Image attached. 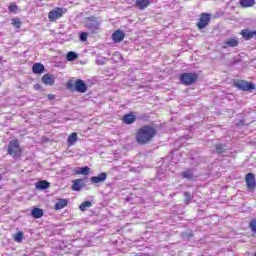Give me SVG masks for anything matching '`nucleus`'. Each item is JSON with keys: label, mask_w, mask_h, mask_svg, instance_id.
<instances>
[{"label": "nucleus", "mask_w": 256, "mask_h": 256, "mask_svg": "<svg viewBox=\"0 0 256 256\" xmlns=\"http://www.w3.org/2000/svg\"><path fill=\"white\" fill-rule=\"evenodd\" d=\"M42 83L44 85H47V86H53L55 85V81H56V78H55V75H52V74H44L42 76V79H41Z\"/></svg>", "instance_id": "f8f14e48"}, {"label": "nucleus", "mask_w": 256, "mask_h": 256, "mask_svg": "<svg viewBox=\"0 0 256 256\" xmlns=\"http://www.w3.org/2000/svg\"><path fill=\"white\" fill-rule=\"evenodd\" d=\"M68 203L69 202L67 201V199H59L54 205L55 211H61V209H65Z\"/></svg>", "instance_id": "6ab92c4d"}, {"label": "nucleus", "mask_w": 256, "mask_h": 256, "mask_svg": "<svg viewBox=\"0 0 256 256\" xmlns=\"http://www.w3.org/2000/svg\"><path fill=\"white\" fill-rule=\"evenodd\" d=\"M13 239L16 243H21V241H23V232L16 233Z\"/></svg>", "instance_id": "c756f323"}, {"label": "nucleus", "mask_w": 256, "mask_h": 256, "mask_svg": "<svg viewBox=\"0 0 256 256\" xmlns=\"http://www.w3.org/2000/svg\"><path fill=\"white\" fill-rule=\"evenodd\" d=\"M7 153L14 159H19L23 155V149L21 148V144L19 143V140L12 139L7 148Z\"/></svg>", "instance_id": "f03ea898"}, {"label": "nucleus", "mask_w": 256, "mask_h": 256, "mask_svg": "<svg viewBox=\"0 0 256 256\" xmlns=\"http://www.w3.org/2000/svg\"><path fill=\"white\" fill-rule=\"evenodd\" d=\"M249 227L251 231H253V233H256V219H253L252 221H250Z\"/></svg>", "instance_id": "473e14b6"}, {"label": "nucleus", "mask_w": 256, "mask_h": 256, "mask_svg": "<svg viewBox=\"0 0 256 256\" xmlns=\"http://www.w3.org/2000/svg\"><path fill=\"white\" fill-rule=\"evenodd\" d=\"M55 94H48L47 95V99L49 100V101H53V99H55Z\"/></svg>", "instance_id": "f704fd0d"}, {"label": "nucleus", "mask_w": 256, "mask_h": 256, "mask_svg": "<svg viewBox=\"0 0 256 256\" xmlns=\"http://www.w3.org/2000/svg\"><path fill=\"white\" fill-rule=\"evenodd\" d=\"M77 139H78L77 132L71 133L67 139L68 146L71 147L73 146L74 143H77Z\"/></svg>", "instance_id": "4be33fe9"}, {"label": "nucleus", "mask_w": 256, "mask_h": 256, "mask_svg": "<svg viewBox=\"0 0 256 256\" xmlns=\"http://www.w3.org/2000/svg\"><path fill=\"white\" fill-rule=\"evenodd\" d=\"M67 89L69 91H77L78 93H87V84L82 79L74 80H68L66 83Z\"/></svg>", "instance_id": "7ed1b4c3"}, {"label": "nucleus", "mask_w": 256, "mask_h": 256, "mask_svg": "<svg viewBox=\"0 0 256 256\" xmlns=\"http://www.w3.org/2000/svg\"><path fill=\"white\" fill-rule=\"evenodd\" d=\"M234 87H237V89H240V91H252V89H255V85L253 83L247 82V80L235 81Z\"/></svg>", "instance_id": "0eeeda50"}, {"label": "nucleus", "mask_w": 256, "mask_h": 256, "mask_svg": "<svg viewBox=\"0 0 256 256\" xmlns=\"http://www.w3.org/2000/svg\"><path fill=\"white\" fill-rule=\"evenodd\" d=\"M239 3L243 9H249L255 5V0H239Z\"/></svg>", "instance_id": "412c9836"}, {"label": "nucleus", "mask_w": 256, "mask_h": 256, "mask_svg": "<svg viewBox=\"0 0 256 256\" xmlns=\"http://www.w3.org/2000/svg\"><path fill=\"white\" fill-rule=\"evenodd\" d=\"M246 187L250 193H253L256 188L255 174L250 172L245 176Z\"/></svg>", "instance_id": "6e6552de"}, {"label": "nucleus", "mask_w": 256, "mask_h": 256, "mask_svg": "<svg viewBox=\"0 0 256 256\" xmlns=\"http://www.w3.org/2000/svg\"><path fill=\"white\" fill-rule=\"evenodd\" d=\"M45 71V66L41 63H34L32 66V73L34 75H41Z\"/></svg>", "instance_id": "a211bd4d"}, {"label": "nucleus", "mask_w": 256, "mask_h": 256, "mask_svg": "<svg viewBox=\"0 0 256 256\" xmlns=\"http://www.w3.org/2000/svg\"><path fill=\"white\" fill-rule=\"evenodd\" d=\"M89 173H90L89 166H85V167L75 170L76 175H89Z\"/></svg>", "instance_id": "5701e85b"}, {"label": "nucleus", "mask_w": 256, "mask_h": 256, "mask_svg": "<svg viewBox=\"0 0 256 256\" xmlns=\"http://www.w3.org/2000/svg\"><path fill=\"white\" fill-rule=\"evenodd\" d=\"M31 215L34 219H41V217H43V209L34 207L31 210Z\"/></svg>", "instance_id": "aec40b11"}, {"label": "nucleus", "mask_w": 256, "mask_h": 256, "mask_svg": "<svg viewBox=\"0 0 256 256\" xmlns=\"http://www.w3.org/2000/svg\"><path fill=\"white\" fill-rule=\"evenodd\" d=\"M215 149H216V153L218 155L225 153V145H223V144H216Z\"/></svg>", "instance_id": "c85d7f7f"}, {"label": "nucleus", "mask_w": 256, "mask_h": 256, "mask_svg": "<svg viewBox=\"0 0 256 256\" xmlns=\"http://www.w3.org/2000/svg\"><path fill=\"white\" fill-rule=\"evenodd\" d=\"M209 23H211V14H207V13L203 12L200 14V18L197 23V29H199L201 31V30L205 29V27H207V25H209Z\"/></svg>", "instance_id": "423d86ee"}, {"label": "nucleus", "mask_w": 256, "mask_h": 256, "mask_svg": "<svg viewBox=\"0 0 256 256\" xmlns=\"http://www.w3.org/2000/svg\"><path fill=\"white\" fill-rule=\"evenodd\" d=\"M87 37H89V34L87 32H81L79 39H80V41L85 42V41H87Z\"/></svg>", "instance_id": "2f4dec72"}, {"label": "nucleus", "mask_w": 256, "mask_h": 256, "mask_svg": "<svg viewBox=\"0 0 256 256\" xmlns=\"http://www.w3.org/2000/svg\"><path fill=\"white\" fill-rule=\"evenodd\" d=\"M79 55H77V53L70 51L67 53L66 55V59L67 61H75V59H78Z\"/></svg>", "instance_id": "393cba45"}, {"label": "nucleus", "mask_w": 256, "mask_h": 256, "mask_svg": "<svg viewBox=\"0 0 256 256\" xmlns=\"http://www.w3.org/2000/svg\"><path fill=\"white\" fill-rule=\"evenodd\" d=\"M179 79L182 85L189 87V85H195V83H197L199 80V75L195 72H185L180 75Z\"/></svg>", "instance_id": "20e7f679"}, {"label": "nucleus", "mask_w": 256, "mask_h": 256, "mask_svg": "<svg viewBox=\"0 0 256 256\" xmlns=\"http://www.w3.org/2000/svg\"><path fill=\"white\" fill-rule=\"evenodd\" d=\"M11 24L13 25V27H15V29H20L22 22H21V19L19 18H13Z\"/></svg>", "instance_id": "cd10ccee"}, {"label": "nucleus", "mask_w": 256, "mask_h": 256, "mask_svg": "<svg viewBox=\"0 0 256 256\" xmlns=\"http://www.w3.org/2000/svg\"><path fill=\"white\" fill-rule=\"evenodd\" d=\"M88 21V29L90 31H97L99 30V27H101V22L97 21L96 17H89L87 18Z\"/></svg>", "instance_id": "1a4fd4ad"}, {"label": "nucleus", "mask_w": 256, "mask_h": 256, "mask_svg": "<svg viewBox=\"0 0 256 256\" xmlns=\"http://www.w3.org/2000/svg\"><path fill=\"white\" fill-rule=\"evenodd\" d=\"M106 180H107V173L105 172H102L98 176H92L90 178V181L94 184L103 183Z\"/></svg>", "instance_id": "2eb2a0df"}, {"label": "nucleus", "mask_w": 256, "mask_h": 256, "mask_svg": "<svg viewBox=\"0 0 256 256\" xmlns=\"http://www.w3.org/2000/svg\"><path fill=\"white\" fill-rule=\"evenodd\" d=\"M149 5H151V2L149 0H136L135 2V7L137 9H140V11H145V9L149 7Z\"/></svg>", "instance_id": "dca6fc26"}, {"label": "nucleus", "mask_w": 256, "mask_h": 256, "mask_svg": "<svg viewBox=\"0 0 256 256\" xmlns=\"http://www.w3.org/2000/svg\"><path fill=\"white\" fill-rule=\"evenodd\" d=\"M91 201H84L80 206L79 209L80 211H87V209H89V207H91Z\"/></svg>", "instance_id": "bb28decb"}, {"label": "nucleus", "mask_w": 256, "mask_h": 256, "mask_svg": "<svg viewBox=\"0 0 256 256\" xmlns=\"http://www.w3.org/2000/svg\"><path fill=\"white\" fill-rule=\"evenodd\" d=\"M229 47H239V38H228L226 41L223 42L222 49H227Z\"/></svg>", "instance_id": "9b49d317"}, {"label": "nucleus", "mask_w": 256, "mask_h": 256, "mask_svg": "<svg viewBox=\"0 0 256 256\" xmlns=\"http://www.w3.org/2000/svg\"><path fill=\"white\" fill-rule=\"evenodd\" d=\"M191 199H193L191 193L184 192V202L186 203V205H189L191 203Z\"/></svg>", "instance_id": "7c9ffc66"}, {"label": "nucleus", "mask_w": 256, "mask_h": 256, "mask_svg": "<svg viewBox=\"0 0 256 256\" xmlns=\"http://www.w3.org/2000/svg\"><path fill=\"white\" fill-rule=\"evenodd\" d=\"M85 187V180L79 178L72 181V191H81Z\"/></svg>", "instance_id": "4468645a"}, {"label": "nucleus", "mask_w": 256, "mask_h": 256, "mask_svg": "<svg viewBox=\"0 0 256 256\" xmlns=\"http://www.w3.org/2000/svg\"><path fill=\"white\" fill-rule=\"evenodd\" d=\"M136 121H137V117L135 116L134 112L125 114L122 117V123H124V125H133V123H135Z\"/></svg>", "instance_id": "9d476101"}, {"label": "nucleus", "mask_w": 256, "mask_h": 256, "mask_svg": "<svg viewBox=\"0 0 256 256\" xmlns=\"http://www.w3.org/2000/svg\"><path fill=\"white\" fill-rule=\"evenodd\" d=\"M1 179H3V177H2L1 174H0V181H1Z\"/></svg>", "instance_id": "c9c22d12"}, {"label": "nucleus", "mask_w": 256, "mask_h": 256, "mask_svg": "<svg viewBox=\"0 0 256 256\" xmlns=\"http://www.w3.org/2000/svg\"><path fill=\"white\" fill-rule=\"evenodd\" d=\"M8 11L9 13H17V11H19V6H17V3L12 2L8 6Z\"/></svg>", "instance_id": "b1692460"}, {"label": "nucleus", "mask_w": 256, "mask_h": 256, "mask_svg": "<svg viewBox=\"0 0 256 256\" xmlns=\"http://www.w3.org/2000/svg\"><path fill=\"white\" fill-rule=\"evenodd\" d=\"M181 176L183 177V179H193V171L191 170H186V171H183L181 173Z\"/></svg>", "instance_id": "a878e982"}, {"label": "nucleus", "mask_w": 256, "mask_h": 256, "mask_svg": "<svg viewBox=\"0 0 256 256\" xmlns=\"http://www.w3.org/2000/svg\"><path fill=\"white\" fill-rule=\"evenodd\" d=\"M34 89H35V91H40V89H42L41 84L36 83V84L34 85Z\"/></svg>", "instance_id": "72a5a7b5"}, {"label": "nucleus", "mask_w": 256, "mask_h": 256, "mask_svg": "<svg viewBox=\"0 0 256 256\" xmlns=\"http://www.w3.org/2000/svg\"><path fill=\"white\" fill-rule=\"evenodd\" d=\"M35 187L38 191H43L45 189H49V187H51V183L46 180H40L36 182Z\"/></svg>", "instance_id": "f3484780"}, {"label": "nucleus", "mask_w": 256, "mask_h": 256, "mask_svg": "<svg viewBox=\"0 0 256 256\" xmlns=\"http://www.w3.org/2000/svg\"><path fill=\"white\" fill-rule=\"evenodd\" d=\"M65 13H67V10H63L61 7H55L48 13V19L49 21H57V19H61Z\"/></svg>", "instance_id": "39448f33"}, {"label": "nucleus", "mask_w": 256, "mask_h": 256, "mask_svg": "<svg viewBox=\"0 0 256 256\" xmlns=\"http://www.w3.org/2000/svg\"><path fill=\"white\" fill-rule=\"evenodd\" d=\"M157 137V128L143 125L135 132V141L138 145H149Z\"/></svg>", "instance_id": "f257e3e1"}, {"label": "nucleus", "mask_w": 256, "mask_h": 256, "mask_svg": "<svg viewBox=\"0 0 256 256\" xmlns=\"http://www.w3.org/2000/svg\"><path fill=\"white\" fill-rule=\"evenodd\" d=\"M125 39V32L123 30H115L112 34V40L114 43H121Z\"/></svg>", "instance_id": "ddd939ff"}]
</instances>
